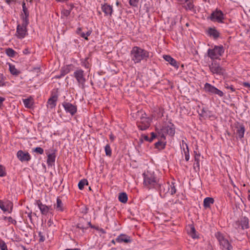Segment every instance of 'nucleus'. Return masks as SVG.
Instances as JSON below:
<instances>
[{
	"label": "nucleus",
	"mask_w": 250,
	"mask_h": 250,
	"mask_svg": "<svg viewBox=\"0 0 250 250\" xmlns=\"http://www.w3.org/2000/svg\"><path fill=\"white\" fill-rule=\"evenodd\" d=\"M130 58L134 63H138L141 61L146 62L149 57V52L138 46H134L130 51Z\"/></svg>",
	"instance_id": "obj_1"
},
{
	"label": "nucleus",
	"mask_w": 250,
	"mask_h": 250,
	"mask_svg": "<svg viewBox=\"0 0 250 250\" xmlns=\"http://www.w3.org/2000/svg\"><path fill=\"white\" fill-rule=\"evenodd\" d=\"M144 186L147 189L157 188L160 180L155 175L154 172L151 171H147L143 174Z\"/></svg>",
	"instance_id": "obj_2"
},
{
	"label": "nucleus",
	"mask_w": 250,
	"mask_h": 250,
	"mask_svg": "<svg viewBox=\"0 0 250 250\" xmlns=\"http://www.w3.org/2000/svg\"><path fill=\"white\" fill-rule=\"evenodd\" d=\"M158 185V186H157V188H155V189L159 191L160 195L162 198H164L168 193L170 195H173L176 192L174 183L173 182H171V184L169 183L163 184L162 181H160Z\"/></svg>",
	"instance_id": "obj_3"
},
{
	"label": "nucleus",
	"mask_w": 250,
	"mask_h": 250,
	"mask_svg": "<svg viewBox=\"0 0 250 250\" xmlns=\"http://www.w3.org/2000/svg\"><path fill=\"white\" fill-rule=\"evenodd\" d=\"M215 236L219 242L220 248L222 250H232L233 247L231 243L224 234L220 232H217L215 233Z\"/></svg>",
	"instance_id": "obj_4"
},
{
	"label": "nucleus",
	"mask_w": 250,
	"mask_h": 250,
	"mask_svg": "<svg viewBox=\"0 0 250 250\" xmlns=\"http://www.w3.org/2000/svg\"><path fill=\"white\" fill-rule=\"evenodd\" d=\"M224 49L223 46H215L212 49H208V56L213 61L220 60V57L223 54Z\"/></svg>",
	"instance_id": "obj_5"
},
{
	"label": "nucleus",
	"mask_w": 250,
	"mask_h": 250,
	"mask_svg": "<svg viewBox=\"0 0 250 250\" xmlns=\"http://www.w3.org/2000/svg\"><path fill=\"white\" fill-rule=\"evenodd\" d=\"M209 68L212 74L222 76L226 75L225 69L221 67L219 63L215 61H213L212 62L209 64Z\"/></svg>",
	"instance_id": "obj_6"
},
{
	"label": "nucleus",
	"mask_w": 250,
	"mask_h": 250,
	"mask_svg": "<svg viewBox=\"0 0 250 250\" xmlns=\"http://www.w3.org/2000/svg\"><path fill=\"white\" fill-rule=\"evenodd\" d=\"M29 22H22L17 25L16 36L20 39L24 38L27 35V26Z\"/></svg>",
	"instance_id": "obj_7"
},
{
	"label": "nucleus",
	"mask_w": 250,
	"mask_h": 250,
	"mask_svg": "<svg viewBox=\"0 0 250 250\" xmlns=\"http://www.w3.org/2000/svg\"><path fill=\"white\" fill-rule=\"evenodd\" d=\"M74 77L76 78L79 85L83 87L86 79L84 77V71L81 69L75 71L73 74Z\"/></svg>",
	"instance_id": "obj_8"
},
{
	"label": "nucleus",
	"mask_w": 250,
	"mask_h": 250,
	"mask_svg": "<svg viewBox=\"0 0 250 250\" xmlns=\"http://www.w3.org/2000/svg\"><path fill=\"white\" fill-rule=\"evenodd\" d=\"M204 89L206 92L211 94L217 95L220 97H222L224 96V93L223 91L220 90L213 85H212L208 83H207L205 84Z\"/></svg>",
	"instance_id": "obj_9"
},
{
	"label": "nucleus",
	"mask_w": 250,
	"mask_h": 250,
	"mask_svg": "<svg viewBox=\"0 0 250 250\" xmlns=\"http://www.w3.org/2000/svg\"><path fill=\"white\" fill-rule=\"evenodd\" d=\"M150 119L146 117L142 116L138 123V127L142 130L148 128L150 125Z\"/></svg>",
	"instance_id": "obj_10"
},
{
	"label": "nucleus",
	"mask_w": 250,
	"mask_h": 250,
	"mask_svg": "<svg viewBox=\"0 0 250 250\" xmlns=\"http://www.w3.org/2000/svg\"><path fill=\"white\" fill-rule=\"evenodd\" d=\"M210 19L213 21L222 22L224 19L223 13L220 10H216L211 13Z\"/></svg>",
	"instance_id": "obj_11"
},
{
	"label": "nucleus",
	"mask_w": 250,
	"mask_h": 250,
	"mask_svg": "<svg viewBox=\"0 0 250 250\" xmlns=\"http://www.w3.org/2000/svg\"><path fill=\"white\" fill-rule=\"evenodd\" d=\"M62 106L65 111L69 113L72 116L74 115L77 112V107L68 102L62 103Z\"/></svg>",
	"instance_id": "obj_12"
},
{
	"label": "nucleus",
	"mask_w": 250,
	"mask_h": 250,
	"mask_svg": "<svg viewBox=\"0 0 250 250\" xmlns=\"http://www.w3.org/2000/svg\"><path fill=\"white\" fill-rule=\"evenodd\" d=\"M161 130L163 133H167L171 136H173L175 134V129L173 127V125H164L162 127ZM161 138L162 139L165 140V137L164 134H162Z\"/></svg>",
	"instance_id": "obj_13"
},
{
	"label": "nucleus",
	"mask_w": 250,
	"mask_h": 250,
	"mask_svg": "<svg viewBox=\"0 0 250 250\" xmlns=\"http://www.w3.org/2000/svg\"><path fill=\"white\" fill-rule=\"evenodd\" d=\"M22 12L21 15V17L22 20V22H29V13L27 8L26 6L25 3L23 2L22 3Z\"/></svg>",
	"instance_id": "obj_14"
},
{
	"label": "nucleus",
	"mask_w": 250,
	"mask_h": 250,
	"mask_svg": "<svg viewBox=\"0 0 250 250\" xmlns=\"http://www.w3.org/2000/svg\"><path fill=\"white\" fill-rule=\"evenodd\" d=\"M18 158L21 162L29 161L31 159V156L28 152H25L22 150H19L17 153Z\"/></svg>",
	"instance_id": "obj_15"
},
{
	"label": "nucleus",
	"mask_w": 250,
	"mask_h": 250,
	"mask_svg": "<svg viewBox=\"0 0 250 250\" xmlns=\"http://www.w3.org/2000/svg\"><path fill=\"white\" fill-rule=\"evenodd\" d=\"M115 241L120 243L123 242L125 243H131L132 240L131 239V237L128 235L125 234H121L116 238Z\"/></svg>",
	"instance_id": "obj_16"
},
{
	"label": "nucleus",
	"mask_w": 250,
	"mask_h": 250,
	"mask_svg": "<svg viewBox=\"0 0 250 250\" xmlns=\"http://www.w3.org/2000/svg\"><path fill=\"white\" fill-rule=\"evenodd\" d=\"M47 155V163L48 165L51 166L55 161V150L51 149L50 152H46Z\"/></svg>",
	"instance_id": "obj_17"
},
{
	"label": "nucleus",
	"mask_w": 250,
	"mask_h": 250,
	"mask_svg": "<svg viewBox=\"0 0 250 250\" xmlns=\"http://www.w3.org/2000/svg\"><path fill=\"white\" fill-rule=\"evenodd\" d=\"M37 204L42 214L46 215L49 212L50 208L42 204L40 200L36 201Z\"/></svg>",
	"instance_id": "obj_18"
},
{
	"label": "nucleus",
	"mask_w": 250,
	"mask_h": 250,
	"mask_svg": "<svg viewBox=\"0 0 250 250\" xmlns=\"http://www.w3.org/2000/svg\"><path fill=\"white\" fill-rule=\"evenodd\" d=\"M236 134L240 139L244 137V133L245 132V128L243 125H240L236 127Z\"/></svg>",
	"instance_id": "obj_19"
},
{
	"label": "nucleus",
	"mask_w": 250,
	"mask_h": 250,
	"mask_svg": "<svg viewBox=\"0 0 250 250\" xmlns=\"http://www.w3.org/2000/svg\"><path fill=\"white\" fill-rule=\"evenodd\" d=\"M54 208L56 211L59 212H62L64 210V207L63 204L62 200L59 198H57L56 204L54 205Z\"/></svg>",
	"instance_id": "obj_20"
},
{
	"label": "nucleus",
	"mask_w": 250,
	"mask_h": 250,
	"mask_svg": "<svg viewBox=\"0 0 250 250\" xmlns=\"http://www.w3.org/2000/svg\"><path fill=\"white\" fill-rule=\"evenodd\" d=\"M102 10L106 16H111L113 11L112 7L107 4L102 6Z\"/></svg>",
	"instance_id": "obj_21"
},
{
	"label": "nucleus",
	"mask_w": 250,
	"mask_h": 250,
	"mask_svg": "<svg viewBox=\"0 0 250 250\" xmlns=\"http://www.w3.org/2000/svg\"><path fill=\"white\" fill-rule=\"evenodd\" d=\"M195 156H194V163L193 164L194 169L196 170H199L200 169V155L199 154H197L195 152Z\"/></svg>",
	"instance_id": "obj_22"
},
{
	"label": "nucleus",
	"mask_w": 250,
	"mask_h": 250,
	"mask_svg": "<svg viewBox=\"0 0 250 250\" xmlns=\"http://www.w3.org/2000/svg\"><path fill=\"white\" fill-rule=\"evenodd\" d=\"M164 59L167 62H168L171 65L178 68V65L177 62L172 58L170 56L165 55L164 56Z\"/></svg>",
	"instance_id": "obj_23"
},
{
	"label": "nucleus",
	"mask_w": 250,
	"mask_h": 250,
	"mask_svg": "<svg viewBox=\"0 0 250 250\" xmlns=\"http://www.w3.org/2000/svg\"><path fill=\"white\" fill-rule=\"evenodd\" d=\"M208 32L209 36H212L214 39L218 38L220 35L219 32L214 28H209Z\"/></svg>",
	"instance_id": "obj_24"
},
{
	"label": "nucleus",
	"mask_w": 250,
	"mask_h": 250,
	"mask_svg": "<svg viewBox=\"0 0 250 250\" xmlns=\"http://www.w3.org/2000/svg\"><path fill=\"white\" fill-rule=\"evenodd\" d=\"M240 225L243 229L249 228V219L248 218L243 217L240 221Z\"/></svg>",
	"instance_id": "obj_25"
},
{
	"label": "nucleus",
	"mask_w": 250,
	"mask_h": 250,
	"mask_svg": "<svg viewBox=\"0 0 250 250\" xmlns=\"http://www.w3.org/2000/svg\"><path fill=\"white\" fill-rule=\"evenodd\" d=\"M57 97L56 96H53L51 97L48 101V106L50 108H53L56 105V102Z\"/></svg>",
	"instance_id": "obj_26"
},
{
	"label": "nucleus",
	"mask_w": 250,
	"mask_h": 250,
	"mask_svg": "<svg viewBox=\"0 0 250 250\" xmlns=\"http://www.w3.org/2000/svg\"><path fill=\"white\" fill-rule=\"evenodd\" d=\"M214 199L211 197H206L204 200V206L205 208H209L211 204H213Z\"/></svg>",
	"instance_id": "obj_27"
},
{
	"label": "nucleus",
	"mask_w": 250,
	"mask_h": 250,
	"mask_svg": "<svg viewBox=\"0 0 250 250\" xmlns=\"http://www.w3.org/2000/svg\"><path fill=\"white\" fill-rule=\"evenodd\" d=\"M23 103L24 106L28 108H31L33 105V101L31 98L23 99Z\"/></svg>",
	"instance_id": "obj_28"
},
{
	"label": "nucleus",
	"mask_w": 250,
	"mask_h": 250,
	"mask_svg": "<svg viewBox=\"0 0 250 250\" xmlns=\"http://www.w3.org/2000/svg\"><path fill=\"white\" fill-rule=\"evenodd\" d=\"M180 146L183 148L182 153H184L185 155L189 154L188 146L184 140L182 141Z\"/></svg>",
	"instance_id": "obj_29"
},
{
	"label": "nucleus",
	"mask_w": 250,
	"mask_h": 250,
	"mask_svg": "<svg viewBox=\"0 0 250 250\" xmlns=\"http://www.w3.org/2000/svg\"><path fill=\"white\" fill-rule=\"evenodd\" d=\"M118 199L121 202L123 203H125L127 201V195L125 192L121 193L119 194Z\"/></svg>",
	"instance_id": "obj_30"
},
{
	"label": "nucleus",
	"mask_w": 250,
	"mask_h": 250,
	"mask_svg": "<svg viewBox=\"0 0 250 250\" xmlns=\"http://www.w3.org/2000/svg\"><path fill=\"white\" fill-rule=\"evenodd\" d=\"M9 70L11 73L14 75H18L20 73V71L17 70L15 66L12 64H9Z\"/></svg>",
	"instance_id": "obj_31"
},
{
	"label": "nucleus",
	"mask_w": 250,
	"mask_h": 250,
	"mask_svg": "<svg viewBox=\"0 0 250 250\" xmlns=\"http://www.w3.org/2000/svg\"><path fill=\"white\" fill-rule=\"evenodd\" d=\"M88 185V181L86 179H83L81 180L78 183V187L81 190H82L84 185Z\"/></svg>",
	"instance_id": "obj_32"
},
{
	"label": "nucleus",
	"mask_w": 250,
	"mask_h": 250,
	"mask_svg": "<svg viewBox=\"0 0 250 250\" xmlns=\"http://www.w3.org/2000/svg\"><path fill=\"white\" fill-rule=\"evenodd\" d=\"M88 60V58H86L84 60H82V65L86 68H89L90 65Z\"/></svg>",
	"instance_id": "obj_33"
},
{
	"label": "nucleus",
	"mask_w": 250,
	"mask_h": 250,
	"mask_svg": "<svg viewBox=\"0 0 250 250\" xmlns=\"http://www.w3.org/2000/svg\"><path fill=\"white\" fill-rule=\"evenodd\" d=\"M6 54L10 57H13L16 54V52L12 48H8L6 49Z\"/></svg>",
	"instance_id": "obj_34"
},
{
	"label": "nucleus",
	"mask_w": 250,
	"mask_h": 250,
	"mask_svg": "<svg viewBox=\"0 0 250 250\" xmlns=\"http://www.w3.org/2000/svg\"><path fill=\"white\" fill-rule=\"evenodd\" d=\"M105 154L107 156H110L111 155V149L109 145H106L104 147Z\"/></svg>",
	"instance_id": "obj_35"
},
{
	"label": "nucleus",
	"mask_w": 250,
	"mask_h": 250,
	"mask_svg": "<svg viewBox=\"0 0 250 250\" xmlns=\"http://www.w3.org/2000/svg\"><path fill=\"white\" fill-rule=\"evenodd\" d=\"M189 233V235L193 238H197L198 237L197 235L196 234V230L194 227H191L190 228V230Z\"/></svg>",
	"instance_id": "obj_36"
},
{
	"label": "nucleus",
	"mask_w": 250,
	"mask_h": 250,
	"mask_svg": "<svg viewBox=\"0 0 250 250\" xmlns=\"http://www.w3.org/2000/svg\"><path fill=\"white\" fill-rule=\"evenodd\" d=\"M187 5L185 6V8L187 10H192L193 9V4L191 0H188V1L187 2Z\"/></svg>",
	"instance_id": "obj_37"
},
{
	"label": "nucleus",
	"mask_w": 250,
	"mask_h": 250,
	"mask_svg": "<svg viewBox=\"0 0 250 250\" xmlns=\"http://www.w3.org/2000/svg\"><path fill=\"white\" fill-rule=\"evenodd\" d=\"M0 249L1 250H8L6 243L0 239Z\"/></svg>",
	"instance_id": "obj_38"
},
{
	"label": "nucleus",
	"mask_w": 250,
	"mask_h": 250,
	"mask_svg": "<svg viewBox=\"0 0 250 250\" xmlns=\"http://www.w3.org/2000/svg\"><path fill=\"white\" fill-rule=\"evenodd\" d=\"M5 168V167L0 165V177H4L6 175Z\"/></svg>",
	"instance_id": "obj_39"
},
{
	"label": "nucleus",
	"mask_w": 250,
	"mask_h": 250,
	"mask_svg": "<svg viewBox=\"0 0 250 250\" xmlns=\"http://www.w3.org/2000/svg\"><path fill=\"white\" fill-rule=\"evenodd\" d=\"M139 0H129V4L134 7H137Z\"/></svg>",
	"instance_id": "obj_40"
},
{
	"label": "nucleus",
	"mask_w": 250,
	"mask_h": 250,
	"mask_svg": "<svg viewBox=\"0 0 250 250\" xmlns=\"http://www.w3.org/2000/svg\"><path fill=\"white\" fill-rule=\"evenodd\" d=\"M165 145H166V143L163 141H158L155 143V146L156 147H158V148H159L160 147L163 148V147H164Z\"/></svg>",
	"instance_id": "obj_41"
},
{
	"label": "nucleus",
	"mask_w": 250,
	"mask_h": 250,
	"mask_svg": "<svg viewBox=\"0 0 250 250\" xmlns=\"http://www.w3.org/2000/svg\"><path fill=\"white\" fill-rule=\"evenodd\" d=\"M0 208L1 210H2L4 212H6L8 211V208L5 207V205H4L3 202L0 200Z\"/></svg>",
	"instance_id": "obj_42"
},
{
	"label": "nucleus",
	"mask_w": 250,
	"mask_h": 250,
	"mask_svg": "<svg viewBox=\"0 0 250 250\" xmlns=\"http://www.w3.org/2000/svg\"><path fill=\"white\" fill-rule=\"evenodd\" d=\"M34 152H36L40 154H42L43 153V149L40 147H37L35 148L34 150Z\"/></svg>",
	"instance_id": "obj_43"
},
{
	"label": "nucleus",
	"mask_w": 250,
	"mask_h": 250,
	"mask_svg": "<svg viewBox=\"0 0 250 250\" xmlns=\"http://www.w3.org/2000/svg\"><path fill=\"white\" fill-rule=\"evenodd\" d=\"M5 207L8 208V212H10L12 210V204L11 202H8L5 205Z\"/></svg>",
	"instance_id": "obj_44"
},
{
	"label": "nucleus",
	"mask_w": 250,
	"mask_h": 250,
	"mask_svg": "<svg viewBox=\"0 0 250 250\" xmlns=\"http://www.w3.org/2000/svg\"><path fill=\"white\" fill-rule=\"evenodd\" d=\"M62 72L63 73L62 75L64 76V75L68 73L69 72V70L68 68H64L63 69H62Z\"/></svg>",
	"instance_id": "obj_45"
},
{
	"label": "nucleus",
	"mask_w": 250,
	"mask_h": 250,
	"mask_svg": "<svg viewBox=\"0 0 250 250\" xmlns=\"http://www.w3.org/2000/svg\"><path fill=\"white\" fill-rule=\"evenodd\" d=\"M156 135L154 132L151 133V138L150 139L149 142H151L153 141V140L156 138Z\"/></svg>",
	"instance_id": "obj_46"
},
{
	"label": "nucleus",
	"mask_w": 250,
	"mask_h": 250,
	"mask_svg": "<svg viewBox=\"0 0 250 250\" xmlns=\"http://www.w3.org/2000/svg\"><path fill=\"white\" fill-rule=\"evenodd\" d=\"M80 36L81 37H82V38H84V39H85V40H88V38H87V36H86V35H85V33H84V32H81V33H80Z\"/></svg>",
	"instance_id": "obj_47"
},
{
	"label": "nucleus",
	"mask_w": 250,
	"mask_h": 250,
	"mask_svg": "<svg viewBox=\"0 0 250 250\" xmlns=\"http://www.w3.org/2000/svg\"><path fill=\"white\" fill-rule=\"evenodd\" d=\"M201 115L203 116V117H207V112L203 109H202V113H201Z\"/></svg>",
	"instance_id": "obj_48"
},
{
	"label": "nucleus",
	"mask_w": 250,
	"mask_h": 250,
	"mask_svg": "<svg viewBox=\"0 0 250 250\" xmlns=\"http://www.w3.org/2000/svg\"><path fill=\"white\" fill-rule=\"evenodd\" d=\"M70 13V11L69 10H64L63 11V14L65 16H68Z\"/></svg>",
	"instance_id": "obj_49"
},
{
	"label": "nucleus",
	"mask_w": 250,
	"mask_h": 250,
	"mask_svg": "<svg viewBox=\"0 0 250 250\" xmlns=\"http://www.w3.org/2000/svg\"><path fill=\"white\" fill-rule=\"evenodd\" d=\"M181 4H183L186 3L188 1V0H177Z\"/></svg>",
	"instance_id": "obj_50"
},
{
	"label": "nucleus",
	"mask_w": 250,
	"mask_h": 250,
	"mask_svg": "<svg viewBox=\"0 0 250 250\" xmlns=\"http://www.w3.org/2000/svg\"><path fill=\"white\" fill-rule=\"evenodd\" d=\"M243 85L245 86V87L247 88H250V84L249 83H244L243 84Z\"/></svg>",
	"instance_id": "obj_51"
},
{
	"label": "nucleus",
	"mask_w": 250,
	"mask_h": 250,
	"mask_svg": "<svg viewBox=\"0 0 250 250\" xmlns=\"http://www.w3.org/2000/svg\"><path fill=\"white\" fill-rule=\"evenodd\" d=\"M227 88L230 89L232 92H233L235 91L234 88L232 86H228L226 87Z\"/></svg>",
	"instance_id": "obj_52"
},
{
	"label": "nucleus",
	"mask_w": 250,
	"mask_h": 250,
	"mask_svg": "<svg viewBox=\"0 0 250 250\" xmlns=\"http://www.w3.org/2000/svg\"><path fill=\"white\" fill-rule=\"evenodd\" d=\"M8 4H10L12 2H14L16 0H4Z\"/></svg>",
	"instance_id": "obj_53"
},
{
	"label": "nucleus",
	"mask_w": 250,
	"mask_h": 250,
	"mask_svg": "<svg viewBox=\"0 0 250 250\" xmlns=\"http://www.w3.org/2000/svg\"><path fill=\"white\" fill-rule=\"evenodd\" d=\"M5 100V99L3 97H0V106L2 104L3 102Z\"/></svg>",
	"instance_id": "obj_54"
},
{
	"label": "nucleus",
	"mask_w": 250,
	"mask_h": 250,
	"mask_svg": "<svg viewBox=\"0 0 250 250\" xmlns=\"http://www.w3.org/2000/svg\"><path fill=\"white\" fill-rule=\"evenodd\" d=\"M76 32H77V33L78 35H80V33H81V32H82L81 28H78L77 29V30Z\"/></svg>",
	"instance_id": "obj_55"
},
{
	"label": "nucleus",
	"mask_w": 250,
	"mask_h": 250,
	"mask_svg": "<svg viewBox=\"0 0 250 250\" xmlns=\"http://www.w3.org/2000/svg\"><path fill=\"white\" fill-rule=\"evenodd\" d=\"M91 33V31H88L86 32V33H85V35H86V36H87V38H88V37L90 35Z\"/></svg>",
	"instance_id": "obj_56"
},
{
	"label": "nucleus",
	"mask_w": 250,
	"mask_h": 250,
	"mask_svg": "<svg viewBox=\"0 0 250 250\" xmlns=\"http://www.w3.org/2000/svg\"><path fill=\"white\" fill-rule=\"evenodd\" d=\"M185 160L187 161H188L189 159V154L188 155H185Z\"/></svg>",
	"instance_id": "obj_57"
},
{
	"label": "nucleus",
	"mask_w": 250,
	"mask_h": 250,
	"mask_svg": "<svg viewBox=\"0 0 250 250\" xmlns=\"http://www.w3.org/2000/svg\"><path fill=\"white\" fill-rule=\"evenodd\" d=\"M99 231L100 232H101L102 233H103V234H104L105 233V231H104V230L103 229H99Z\"/></svg>",
	"instance_id": "obj_58"
},
{
	"label": "nucleus",
	"mask_w": 250,
	"mask_h": 250,
	"mask_svg": "<svg viewBox=\"0 0 250 250\" xmlns=\"http://www.w3.org/2000/svg\"><path fill=\"white\" fill-rule=\"evenodd\" d=\"M4 84L3 82L2 81V78H0V86H3Z\"/></svg>",
	"instance_id": "obj_59"
},
{
	"label": "nucleus",
	"mask_w": 250,
	"mask_h": 250,
	"mask_svg": "<svg viewBox=\"0 0 250 250\" xmlns=\"http://www.w3.org/2000/svg\"><path fill=\"white\" fill-rule=\"evenodd\" d=\"M150 139V138H149V137H148V136H146L145 137V140H146V141H149V142Z\"/></svg>",
	"instance_id": "obj_60"
},
{
	"label": "nucleus",
	"mask_w": 250,
	"mask_h": 250,
	"mask_svg": "<svg viewBox=\"0 0 250 250\" xmlns=\"http://www.w3.org/2000/svg\"><path fill=\"white\" fill-rule=\"evenodd\" d=\"M248 32H249V37L250 38V27L249 29L248 30Z\"/></svg>",
	"instance_id": "obj_61"
},
{
	"label": "nucleus",
	"mask_w": 250,
	"mask_h": 250,
	"mask_svg": "<svg viewBox=\"0 0 250 250\" xmlns=\"http://www.w3.org/2000/svg\"><path fill=\"white\" fill-rule=\"evenodd\" d=\"M248 199L250 201V194L248 195Z\"/></svg>",
	"instance_id": "obj_62"
},
{
	"label": "nucleus",
	"mask_w": 250,
	"mask_h": 250,
	"mask_svg": "<svg viewBox=\"0 0 250 250\" xmlns=\"http://www.w3.org/2000/svg\"><path fill=\"white\" fill-rule=\"evenodd\" d=\"M112 242L113 243L115 244V241H114V240H112Z\"/></svg>",
	"instance_id": "obj_63"
}]
</instances>
